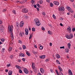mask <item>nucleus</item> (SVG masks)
<instances>
[{
  "label": "nucleus",
  "instance_id": "nucleus-61",
  "mask_svg": "<svg viewBox=\"0 0 75 75\" xmlns=\"http://www.w3.org/2000/svg\"><path fill=\"white\" fill-rule=\"evenodd\" d=\"M8 69H6L5 70V71L6 72H8Z\"/></svg>",
  "mask_w": 75,
  "mask_h": 75
},
{
  "label": "nucleus",
  "instance_id": "nucleus-23",
  "mask_svg": "<svg viewBox=\"0 0 75 75\" xmlns=\"http://www.w3.org/2000/svg\"><path fill=\"white\" fill-rule=\"evenodd\" d=\"M50 6L51 7H53V6H54V4H53L52 3H50Z\"/></svg>",
  "mask_w": 75,
  "mask_h": 75
},
{
  "label": "nucleus",
  "instance_id": "nucleus-5",
  "mask_svg": "<svg viewBox=\"0 0 75 75\" xmlns=\"http://www.w3.org/2000/svg\"><path fill=\"white\" fill-rule=\"evenodd\" d=\"M22 11L23 13H28V10L26 9V8H24L22 9Z\"/></svg>",
  "mask_w": 75,
  "mask_h": 75
},
{
  "label": "nucleus",
  "instance_id": "nucleus-59",
  "mask_svg": "<svg viewBox=\"0 0 75 75\" xmlns=\"http://www.w3.org/2000/svg\"><path fill=\"white\" fill-rule=\"evenodd\" d=\"M60 25H61V26H63V25L61 23L60 24Z\"/></svg>",
  "mask_w": 75,
  "mask_h": 75
},
{
  "label": "nucleus",
  "instance_id": "nucleus-25",
  "mask_svg": "<svg viewBox=\"0 0 75 75\" xmlns=\"http://www.w3.org/2000/svg\"><path fill=\"white\" fill-rule=\"evenodd\" d=\"M37 6L38 7H40V8H41V6L38 4H37Z\"/></svg>",
  "mask_w": 75,
  "mask_h": 75
},
{
  "label": "nucleus",
  "instance_id": "nucleus-50",
  "mask_svg": "<svg viewBox=\"0 0 75 75\" xmlns=\"http://www.w3.org/2000/svg\"><path fill=\"white\" fill-rule=\"evenodd\" d=\"M3 23V22H2V21L0 20V24H2Z\"/></svg>",
  "mask_w": 75,
  "mask_h": 75
},
{
  "label": "nucleus",
  "instance_id": "nucleus-43",
  "mask_svg": "<svg viewBox=\"0 0 75 75\" xmlns=\"http://www.w3.org/2000/svg\"><path fill=\"white\" fill-rule=\"evenodd\" d=\"M33 69V71H34L35 72H37V70H36V69L35 68H34Z\"/></svg>",
  "mask_w": 75,
  "mask_h": 75
},
{
  "label": "nucleus",
  "instance_id": "nucleus-57",
  "mask_svg": "<svg viewBox=\"0 0 75 75\" xmlns=\"http://www.w3.org/2000/svg\"><path fill=\"white\" fill-rule=\"evenodd\" d=\"M49 60L48 59H46L45 60V61H46V62H48V61Z\"/></svg>",
  "mask_w": 75,
  "mask_h": 75
},
{
  "label": "nucleus",
  "instance_id": "nucleus-1",
  "mask_svg": "<svg viewBox=\"0 0 75 75\" xmlns=\"http://www.w3.org/2000/svg\"><path fill=\"white\" fill-rule=\"evenodd\" d=\"M13 25H11L10 26L9 25L8 26V29L9 31V33L11 32V36L12 40H13L14 37H13Z\"/></svg>",
  "mask_w": 75,
  "mask_h": 75
},
{
  "label": "nucleus",
  "instance_id": "nucleus-32",
  "mask_svg": "<svg viewBox=\"0 0 75 75\" xmlns=\"http://www.w3.org/2000/svg\"><path fill=\"white\" fill-rule=\"evenodd\" d=\"M68 47H69H69H71V44H70V43H68Z\"/></svg>",
  "mask_w": 75,
  "mask_h": 75
},
{
  "label": "nucleus",
  "instance_id": "nucleus-4",
  "mask_svg": "<svg viewBox=\"0 0 75 75\" xmlns=\"http://www.w3.org/2000/svg\"><path fill=\"white\" fill-rule=\"evenodd\" d=\"M67 9L68 10V11L70 12V13H72L73 12V10H72V9L70 7L67 6L66 7Z\"/></svg>",
  "mask_w": 75,
  "mask_h": 75
},
{
  "label": "nucleus",
  "instance_id": "nucleus-10",
  "mask_svg": "<svg viewBox=\"0 0 75 75\" xmlns=\"http://www.w3.org/2000/svg\"><path fill=\"white\" fill-rule=\"evenodd\" d=\"M25 34L26 35H28V29H25Z\"/></svg>",
  "mask_w": 75,
  "mask_h": 75
},
{
  "label": "nucleus",
  "instance_id": "nucleus-24",
  "mask_svg": "<svg viewBox=\"0 0 75 75\" xmlns=\"http://www.w3.org/2000/svg\"><path fill=\"white\" fill-rule=\"evenodd\" d=\"M56 62L57 63L59 64H60L61 63L59 62V60H56Z\"/></svg>",
  "mask_w": 75,
  "mask_h": 75
},
{
  "label": "nucleus",
  "instance_id": "nucleus-51",
  "mask_svg": "<svg viewBox=\"0 0 75 75\" xmlns=\"http://www.w3.org/2000/svg\"><path fill=\"white\" fill-rule=\"evenodd\" d=\"M19 35H20L21 36H22V35H22V33H19Z\"/></svg>",
  "mask_w": 75,
  "mask_h": 75
},
{
  "label": "nucleus",
  "instance_id": "nucleus-47",
  "mask_svg": "<svg viewBox=\"0 0 75 75\" xmlns=\"http://www.w3.org/2000/svg\"><path fill=\"white\" fill-rule=\"evenodd\" d=\"M59 20H60L62 21V20H63V18H60Z\"/></svg>",
  "mask_w": 75,
  "mask_h": 75
},
{
  "label": "nucleus",
  "instance_id": "nucleus-9",
  "mask_svg": "<svg viewBox=\"0 0 75 75\" xmlns=\"http://www.w3.org/2000/svg\"><path fill=\"white\" fill-rule=\"evenodd\" d=\"M24 25V22L23 21H22L21 22L20 25L21 27H23V25Z\"/></svg>",
  "mask_w": 75,
  "mask_h": 75
},
{
  "label": "nucleus",
  "instance_id": "nucleus-21",
  "mask_svg": "<svg viewBox=\"0 0 75 75\" xmlns=\"http://www.w3.org/2000/svg\"><path fill=\"white\" fill-rule=\"evenodd\" d=\"M56 57L57 58H60V56L58 54H57V55H56Z\"/></svg>",
  "mask_w": 75,
  "mask_h": 75
},
{
  "label": "nucleus",
  "instance_id": "nucleus-3",
  "mask_svg": "<svg viewBox=\"0 0 75 75\" xmlns=\"http://www.w3.org/2000/svg\"><path fill=\"white\" fill-rule=\"evenodd\" d=\"M66 37L68 39H72L73 38V37H74V36L72 34H70L69 35V36L68 35H67L66 36Z\"/></svg>",
  "mask_w": 75,
  "mask_h": 75
},
{
  "label": "nucleus",
  "instance_id": "nucleus-15",
  "mask_svg": "<svg viewBox=\"0 0 75 75\" xmlns=\"http://www.w3.org/2000/svg\"><path fill=\"white\" fill-rule=\"evenodd\" d=\"M19 55L20 57H25V54L23 53H21L19 54Z\"/></svg>",
  "mask_w": 75,
  "mask_h": 75
},
{
  "label": "nucleus",
  "instance_id": "nucleus-35",
  "mask_svg": "<svg viewBox=\"0 0 75 75\" xmlns=\"http://www.w3.org/2000/svg\"><path fill=\"white\" fill-rule=\"evenodd\" d=\"M65 51L66 52H69V50L67 49L65 50Z\"/></svg>",
  "mask_w": 75,
  "mask_h": 75
},
{
  "label": "nucleus",
  "instance_id": "nucleus-17",
  "mask_svg": "<svg viewBox=\"0 0 75 75\" xmlns=\"http://www.w3.org/2000/svg\"><path fill=\"white\" fill-rule=\"evenodd\" d=\"M12 73H13V71L11 70H10L8 72V75H11Z\"/></svg>",
  "mask_w": 75,
  "mask_h": 75
},
{
  "label": "nucleus",
  "instance_id": "nucleus-42",
  "mask_svg": "<svg viewBox=\"0 0 75 75\" xmlns=\"http://www.w3.org/2000/svg\"><path fill=\"white\" fill-rule=\"evenodd\" d=\"M42 14L44 16H45V13L44 12H42Z\"/></svg>",
  "mask_w": 75,
  "mask_h": 75
},
{
  "label": "nucleus",
  "instance_id": "nucleus-7",
  "mask_svg": "<svg viewBox=\"0 0 75 75\" xmlns=\"http://www.w3.org/2000/svg\"><path fill=\"white\" fill-rule=\"evenodd\" d=\"M24 72L25 74H28V70H27V69L25 68L23 69Z\"/></svg>",
  "mask_w": 75,
  "mask_h": 75
},
{
  "label": "nucleus",
  "instance_id": "nucleus-27",
  "mask_svg": "<svg viewBox=\"0 0 75 75\" xmlns=\"http://www.w3.org/2000/svg\"><path fill=\"white\" fill-rule=\"evenodd\" d=\"M12 12L13 13H14V14H16V11L13 10L12 11Z\"/></svg>",
  "mask_w": 75,
  "mask_h": 75
},
{
  "label": "nucleus",
  "instance_id": "nucleus-54",
  "mask_svg": "<svg viewBox=\"0 0 75 75\" xmlns=\"http://www.w3.org/2000/svg\"><path fill=\"white\" fill-rule=\"evenodd\" d=\"M31 3H34V0H32L31 1H30Z\"/></svg>",
  "mask_w": 75,
  "mask_h": 75
},
{
  "label": "nucleus",
  "instance_id": "nucleus-58",
  "mask_svg": "<svg viewBox=\"0 0 75 75\" xmlns=\"http://www.w3.org/2000/svg\"><path fill=\"white\" fill-rule=\"evenodd\" d=\"M20 4H23V1H22L20 2Z\"/></svg>",
  "mask_w": 75,
  "mask_h": 75
},
{
  "label": "nucleus",
  "instance_id": "nucleus-6",
  "mask_svg": "<svg viewBox=\"0 0 75 75\" xmlns=\"http://www.w3.org/2000/svg\"><path fill=\"white\" fill-rule=\"evenodd\" d=\"M53 3L54 4H55V5H56V6H58V5L59 4V3L57 1H54Z\"/></svg>",
  "mask_w": 75,
  "mask_h": 75
},
{
  "label": "nucleus",
  "instance_id": "nucleus-44",
  "mask_svg": "<svg viewBox=\"0 0 75 75\" xmlns=\"http://www.w3.org/2000/svg\"><path fill=\"white\" fill-rule=\"evenodd\" d=\"M7 66L8 67H10V64H7Z\"/></svg>",
  "mask_w": 75,
  "mask_h": 75
},
{
  "label": "nucleus",
  "instance_id": "nucleus-2",
  "mask_svg": "<svg viewBox=\"0 0 75 75\" xmlns=\"http://www.w3.org/2000/svg\"><path fill=\"white\" fill-rule=\"evenodd\" d=\"M34 23H35V24H36L37 26H39L40 25V23L39 21V20L38 18H36L34 20Z\"/></svg>",
  "mask_w": 75,
  "mask_h": 75
},
{
  "label": "nucleus",
  "instance_id": "nucleus-14",
  "mask_svg": "<svg viewBox=\"0 0 75 75\" xmlns=\"http://www.w3.org/2000/svg\"><path fill=\"white\" fill-rule=\"evenodd\" d=\"M67 31H69V33H71V28H67Z\"/></svg>",
  "mask_w": 75,
  "mask_h": 75
},
{
  "label": "nucleus",
  "instance_id": "nucleus-56",
  "mask_svg": "<svg viewBox=\"0 0 75 75\" xmlns=\"http://www.w3.org/2000/svg\"><path fill=\"white\" fill-rule=\"evenodd\" d=\"M36 9L38 11H39V9L38 8V7L36 8Z\"/></svg>",
  "mask_w": 75,
  "mask_h": 75
},
{
  "label": "nucleus",
  "instance_id": "nucleus-16",
  "mask_svg": "<svg viewBox=\"0 0 75 75\" xmlns=\"http://www.w3.org/2000/svg\"><path fill=\"white\" fill-rule=\"evenodd\" d=\"M69 75H72V71L71 70L69 69Z\"/></svg>",
  "mask_w": 75,
  "mask_h": 75
},
{
  "label": "nucleus",
  "instance_id": "nucleus-40",
  "mask_svg": "<svg viewBox=\"0 0 75 75\" xmlns=\"http://www.w3.org/2000/svg\"><path fill=\"white\" fill-rule=\"evenodd\" d=\"M43 49V47H42V46H40V49L41 50H42V49Z\"/></svg>",
  "mask_w": 75,
  "mask_h": 75
},
{
  "label": "nucleus",
  "instance_id": "nucleus-22",
  "mask_svg": "<svg viewBox=\"0 0 75 75\" xmlns=\"http://www.w3.org/2000/svg\"><path fill=\"white\" fill-rule=\"evenodd\" d=\"M23 50H25V49H26V47L25 45H23Z\"/></svg>",
  "mask_w": 75,
  "mask_h": 75
},
{
  "label": "nucleus",
  "instance_id": "nucleus-28",
  "mask_svg": "<svg viewBox=\"0 0 75 75\" xmlns=\"http://www.w3.org/2000/svg\"><path fill=\"white\" fill-rule=\"evenodd\" d=\"M35 28H32V31H35Z\"/></svg>",
  "mask_w": 75,
  "mask_h": 75
},
{
  "label": "nucleus",
  "instance_id": "nucleus-36",
  "mask_svg": "<svg viewBox=\"0 0 75 75\" xmlns=\"http://www.w3.org/2000/svg\"><path fill=\"white\" fill-rule=\"evenodd\" d=\"M42 29L43 31H44V30H45V28H44L43 26L42 27Z\"/></svg>",
  "mask_w": 75,
  "mask_h": 75
},
{
  "label": "nucleus",
  "instance_id": "nucleus-63",
  "mask_svg": "<svg viewBox=\"0 0 75 75\" xmlns=\"http://www.w3.org/2000/svg\"><path fill=\"white\" fill-rule=\"evenodd\" d=\"M59 69L60 71H62V69L61 68Z\"/></svg>",
  "mask_w": 75,
  "mask_h": 75
},
{
  "label": "nucleus",
  "instance_id": "nucleus-37",
  "mask_svg": "<svg viewBox=\"0 0 75 75\" xmlns=\"http://www.w3.org/2000/svg\"><path fill=\"white\" fill-rule=\"evenodd\" d=\"M7 9H4L2 11L3 12H5V11H6Z\"/></svg>",
  "mask_w": 75,
  "mask_h": 75
},
{
  "label": "nucleus",
  "instance_id": "nucleus-8",
  "mask_svg": "<svg viewBox=\"0 0 75 75\" xmlns=\"http://www.w3.org/2000/svg\"><path fill=\"white\" fill-rule=\"evenodd\" d=\"M59 10V11H64V8L63 7H59L58 9Z\"/></svg>",
  "mask_w": 75,
  "mask_h": 75
},
{
  "label": "nucleus",
  "instance_id": "nucleus-30",
  "mask_svg": "<svg viewBox=\"0 0 75 75\" xmlns=\"http://www.w3.org/2000/svg\"><path fill=\"white\" fill-rule=\"evenodd\" d=\"M11 50H12V48H11V47H9V51H11Z\"/></svg>",
  "mask_w": 75,
  "mask_h": 75
},
{
  "label": "nucleus",
  "instance_id": "nucleus-19",
  "mask_svg": "<svg viewBox=\"0 0 75 75\" xmlns=\"http://www.w3.org/2000/svg\"><path fill=\"white\" fill-rule=\"evenodd\" d=\"M48 33L50 35H52V33L50 31H48Z\"/></svg>",
  "mask_w": 75,
  "mask_h": 75
},
{
  "label": "nucleus",
  "instance_id": "nucleus-11",
  "mask_svg": "<svg viewBox=\"0 0 75 75\" xmlns=\"http://www.w3.org/2000/svg\"><path fill=\"white\" fill-rule=\"evenodd\" d=\"M32 67L33 69L35 68V64L34 63H32Z\"/></svg>",
  "mask_w": 75,
  "mask_h": 75
},
{
  "label": "nucleus",
  "instance_id": "nucleus-53",
  "mask_svg": "<svg viewBox=\"0 0 75 75\" xmlns=\"http://www.w3.org/2000/svg\"><path fill=\"white\" fill-rule=\"evenodd\" d=\"M50 46H52V43L51 42L50 43Z\"/></svg>",
  "mask_w": 75,
  "mask_h": 75
},
{
  "label": "nucleus",
  "instance_id": "nucleus-13",
  "mask_svg": "<svg viewBox=\"0 0 75 75\" xmlns=\"http://www.w3.org/2000/svg\"><path fill=\"white\" fill-rule=\"evenodd\" d=\"M40 58L41 59H44L45 58V55H42L40 56Z\"/></svg>",
  "mask_w": 75,
  "mask_h": 75
},
{
  "label": "nucleus",
  "instance_id": "nucleus-55",
  "mask_svg": "<svg viewBox=\"0 0 75 75\" xmlns=\"http://www.w3.org/2000/svg\"><path fill=\"white\" fill-rule=\"evenodd\" d=\"M46 1H47V3H50V0H46Z\"/></svg>",
  "mask_w": 75,
  "mask_h": 75
},
{
  "label": "nucleus",
  "instance_id": "nucleus-52",
  "mask_svg": "<svg viewBox=\"0 0 75 75\" xmlns=\"http://www.w3.org/2000/svg\"><path fill=\"white\" fill-rule=\"evenodd\" d=\"M18 69H20V68H21V67L20 66H18Z\"/></svg>",
  "mask_w": 75,
  "mask_h": 75
},
{
  "label": "nucleus",
  "instance_id": "nucleus-45",
  "mask_svg": "<svg viewBox=\"0 0 75 75\" xmlns=\"http://www.w3.org/2000/svg\"><path fill=\"white\" fill-rule=\"evenodd\" d=\"M18 42L19 43H20V44H21L22 43V41L20 40H19Z\"/></svg>",
  "mask_w": 75,
  "mask_h": 75
},
{
  "label": "nucleus",
  "instance_id": "nucleus-41",
  "mask_svg": "<svg viewBox=\"0 0 75 75\" xmlns=\"http://www.w3.org/2000/svg\"><path fill=\"white\" fill-rule=\"evenodd\" d=\"M10 58H11V59L13 58V56L12 55L10 56Z\"/></svg>",
  "mask_w": 75,
  "mask_h": 75
},
{
  "label": "nucleus",
  "instance_id": "nucleus-31",
  "mask_svg": "<svg viewBox=\"0 0 75 75\" xmlns=\"http://www.w3.org/2000/svg\"><path fill=\"white\" fill-rule=\"evenodd\" d=\"M19 73H20V74H21V73H22V70H21L20 69L19 70Z\"/></svg>",
  "mask_w": 75,
  "mask_h": 75
},
{
  "label": "nucleus",
  "instance_id": "nucleus-64",
  "mask_svg": "<svg viewBox=\"0 0 75 75\" xmlns=\"http://www.w3.org/2000/svg\"><path fill=\"white\" fill-rule=\"evenodd\" d=\"M23 3H25V2H26L25 1V0H23Z\"/></svg>",
  "mask_w": 75,
  "mask_h": 75
},
{
  "label": "nucleus",
  "instance_id": "nucleus-49",
  "mask_svg": "<svg viewBox=\"0 0 75 75\" xmlns=\"http://www.w3.org/2000/svg\"><path fill=\"white\" fill-rule=\"evenodd\" d=\"M22 60H23V61H24H24H25V59H24V58H23V59H22Z\"/></svg>",
  "mask_w": 75,
  "mask_h": 75
},
{
  "label": "nucleus",
  "instance_id": "nucleus-33",
  "mask_svg": "<svg viewBox=\"0 0 75 75\" xmlns=\"http://www.w3.org/2000/svg\"><path fill=\"white\" fill-rule=\"evenodd\" d=\"M4 50H5V49L3 48L2 49V51L3 52H4Z\"/></svg>",
  "mask_w": 75,
  "mask_h": 75
},
{
  "label": "nucleus",
  "instance_id": "nucleus-60",
  "mask_svg": "<svg viewBox=\"0 0 75 75\" xmlns=\"http://www.w3.org/2000/svg\"><path fill=\"white\" fill-rule=\"evenodd\" d=\"M34 7L35 8H36L37 7V6H36V5H34Z\"/></svg>",
  "mask_w": 75,
  "mask_h": 75
},
{
  "label": "nucleus",
  "instance_id": "nucleus-26",
  "mask_svg": "<svg viewBox=\"0 0 75 75\" xmlns=\"http://www.w3.org/2000/svg\"><path fill=\"white\" fill-rule=\"evenodd\" d=\"M5 40V39H4V38L1 39V42H3L4 41V40Z\"/></svg>",
  "mask_w": 75,
  "mask_h": 75
},
{
  "label": "nucleus",
  "instance_id": "nucleus-29",
  "mask_svg": "<svg viewBox=\"0 0 75 75\" xmlns=\"http://www.w3.org/2000/svg\"><path fill=\"white\" fill-rule=\"evenodd\" d=\"M55 71L56 72L57 75H58V74H59V73H58V71H57V69L55 70Z\"/></svg>",
  "mask_w": 75,
  "mask_h": 75
},
{
  "label": "nucleus",
  "instance_id": "nucleus-34",
  "mask_svg": "<svg viewBox=\"0 0 75 75\" xmlns=\"http://www.w3.org/2000/svg\"><path fill=\"white\" fill-rule=\"evenodd\" d=\"M53 18H54V19H55V18H56V17L54 14L53 15Z\"/></svg>",
  "mask_w": 75,
  "mask_h": 75
},
{
  "label": "nucleus",
  "instance_id": "nucleus-12",
  "mask_svg": "<svg viewBox=\"0 0 75 75\" xmlns=\"http://www.w3.org/2000/svg\"><path fill=\"white\" fill-rule=\"evenodd\" d=\"M3 30H4V28L3 27V26H1L0 28V32L2 33L3 31Z\"/></svg>",
  "mask_w": 75,
  "mask_h": 75
},
{
  "label": "nucleus",
  "instance_id": "nucleus-20",
  "mask_svg": "<svg viewBox=\"0 0 75 75\" xmlns=\"http://www.w3.org/2000/svg\"><path fill=\"white\" fill-rule=\"evenodd\" d=\"M26 54L28 56H29V57H30V53H29L28 52H26Z\"/></svg>",
  "mask_w": 75,
  "mask_h": 75
},
{
  "label": "nucleus",
  "instance_id": "nucleus-48",
  "mask_svg": "<svg viewBox=\"0 0 75 75\" xmlns=\"http://www.w3.org/2000/svg\"><path fill=\"white\" fill-rule=\"evenodd\" d=\"M40 3L41 4L42 3V1L41 0L40 1Z\"/></svg>",
  "mask_w": 75,
  "mask_h": 75
},
{
  "label": "nucleus",
  "instance_id": "nucleus-62",
  "mask_svg": "<svg viewBox=\"0 0 75 75\" xmlns=\"http://www.w3.org/2000/svg\"><path fill=\"white\" fill-rule=\"evenodd\" d=\"M38 75H41V73H38Z\"/></svg>",
  "mask_w": 75,
  "mask_h": 75
},
{
  "label": "nucleus",
  "instance_id": "nucleus-39",
  "mask_svg": "<svg viewBox=\"0 0 75 75\" xmlns=\"http://www.w3.org/2000/svg\"><path fill=\"white\" fill-rule=\"evenodd\" d=\"M65 47L64 46H63V47H60V48L61 49H62V48H63V49H65Z\"/></svg>",
  "mask_w": 75,
  "mask_h": 75
},
{
  "label": "nucleus",
  "instance_id": "nucleus-38",
  "mask_svg": "<svg viewBox=\"0 0 75 75\" xmlns=\"http://www.w3.org/2000/svg\"><path fill=\"white\" fill-rule=\"evenodd\" d=\"M59 74L60 75H64V74L61 71L59 72Z\"/></svg>",
  "mask_w": 75,
  "mask_h": 75
},
{
  "label": "nucleus",
  "instance_id": "nucleus-18",
  "mask_svg": "<svg viewBox=\"0 0 75 75\" xmlns=\"http://www.w3.org/2000/svg\"><path fill=\"white\" fill-rule=\"evenodd\" d=\"M40 71L41 73H43L44 72V69L42 68H40Z\"/></svg>",
  "mask_w": 75,
  "mask_h": 75
},
{
  "label": "nucleus",
  "instance_id": "nucleus-46",
  "mask_svg": "<svg viewBox=\"0 0 75 75\" xmlns=\"http://www.w3.org/2000/svg\"><path fill=\"white\" fill-rule=\"evenodd\" d=\"M75 31V28H73L72 31H73V32H74V31Z\"/></svg>",
  "mask_w": 75,
  "mask_h": 75
}]
</instances>
